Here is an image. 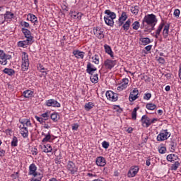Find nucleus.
Masks as SVG:
<instances>
[{
  "mask_svg": "<svg viewBox=\"0 0 181 181\" xmlns=\"http://www.w3.org/2000/svg\"><path fill=\"white\" fill-rule=\"evenodd\" d=\"M158 23V18L153 13L147 14L142 20L141 29H144V32L151 33L155 29V25Z\"/></svg>",
  "mask_w": 181,
  "mask_h": 181,
  "instance_id": "nucleus-1",
  "label": "nucleus"
},
{
  "mask_svg": "<svg viewBox=\"0 0 181 181\" xmlns=\"http://www.w3.org/2000/svg\"><path fill=\"white\" fill-rule=\"evenodd\" d=\"M20 124L18 128L20 129V133L23 138H28L29 136V131L28 130V127H32V123L29 119H20Z\"/></svg>",
  "mask_w": 181,
  "mask_h": 181,
  "instance_id": "nucleus-2",
  "label": "nucleus"
},
{
  "mask_svg": "<svg viewBox=\"0 0 181 181\" xmlns=\"http://www.w3.org/2000/svg\"><path fill=\"white\" fill-rule=\"evenodd\" d=\"M37 167L34 163L30 164L29 166L28 175L32 176L30 181H41L43 177V174L37 172Z\"/></svg>",
  "mask_w": 181,
  "mask_h": 181,
  "instance_id": "nucleus-3",
  "label": "nucleus"
},
{
  "mask_svg": "<svg viewBox=\"0 0 181 181\" xmlns=\"http://www.w3.org/2000/svg\"><path fill=\"white\" fill-rule=\"evenodd\" d=\"M105 13L106 16H104V21L107 26H114V19L117 18V14L110 10H105Z\"/></svg>",
  "mask_w": 181,
  "mask_h": 181,
  "instance_id": "nucleus-4",
  "label": "nucleus"
},
{
  "mask_svg": "<svg viewBox=\"0 0 181 181\" xmlns=\"http://www.w3.org/2000/svg\"><path fill=\"white\" fill-rule=\"evenodd\" d=\"M21 59V70H23V71H28L29 69V55H28L26 52H22Z\"/></svg>",
  "mask_w": 181,
  "mask_h": 181,
  "instance_id": "nucleus-5",
  "label": "nucleus"
},
{
  "mask_svg": "<svg viewBox=\"0 0 181 181\" xmlns=\"http://www.w3.org/2000/svg\"><path fill=\"white\" fill-rule=\"evenodd\" d=\"M170 132L168 129H163L160 132L159 134L157 136V141L158 142H162L169 139L170 138Z\"/></svg>",
  "mask_w": 181,
  "mask_h": 181,
  "instance_id": "nucleus-6",
  "label": "nucleus"
},
{
  "mask_svg": "<svg viewBox=\"0 0 181 181\" xmlns=\"http://www.w3.org/2000/svg\"><path fill=\"white\" fill-rule=\"evenodd\" d=\"M12 59V56L8 54H5L4 51L0 54V64L1 66H6L8 64V60H11Z\"/></svg>",
  "mask_w": 181,
  "mask_h": 181,
  "instance_id": "nucleus-7",
  "label": "nucleus"
},
{
  "mask_svg": "<svg viewBox=\"0 0 181 181\" xmlns=\"http://www.w3.org/2000/svg\"><path fill=\"white\" fill-rule=\"evenodd\" d=\"M105 95L109 101L115 102L118 100V94L114 93L112 90H107Z\"/></svg>",
  "mask_w": 181,
  "mask_h": 181,
  "instance_id": "nucleus-8",
  "label": "nucleus"
},
{
  "mask_svg": "<svg viewBox=\"0 0 181 181\" xmlns=\"http://www.w3.org/2000/svg\"><path fill=\"white\" fill-rule=\"evenodd\" d=\"M129 83V80L127 78H123L120 83H119L118 86H117V90L118 91H122L124 90H125V88H127V87H128V84Z\"/></svg>",
  "mask_w": 181,
  "mask_h": 181,
  "instance_id": "nucleus-9",
  "label": "nucleus"
},
{
  "mask_svg": "<svg viewBox=\"0 0 181 181\" xmlns=\"http://www.w3.org/2000/svg\"><path fill=\"white\" fill-rule=\"evenodd\" d=\"M93 33L98 39H104V29L100 27L94 28Z\"/></svg>",
  "mask_w": 181,
  "mask_h": 181,
  "instance_id": "nucleus-10",
  "label": "nucleus"
},
{
  "mask_svg": "<svg viewBox=\"0 0 181 181\" xmlns=\"http://www.w3.org/2000/svg\"><path fill=\"white\" fill-rule=\"evenodd\" d=\"M66 168L71 175H74L78 170L77 166L72 161L68 162Z\"/></svg>",
  "mask_w": 181,
  "mask_h": 181,
  "instance_id": "nucleus-11",
  "label": "nucleus"
},
{
  "mask_svg": "<svg viewBox=\"0 0 181 181\" xmlns=\"http://www.w3.org/2000/svg\"><path fill=\"white\" fill-rule=\"evenodd\" d=\"M45 105H47V107H54L57 108L60 107V103L54 99H49L46 100Z\"/></svg>",
  "mask_w": 181,
  "mask_h": 181,
  "instance_id": "nucleus-12",
  "label": "nucleus"
},
{
  "mask_svg": "<svg viewBox=\"0 0 181 181\" xmlns=\"http://www.w3.org/2000/svg\"><path fill=\"white\" fill-rule=\"evenodd\" d=\"M139 94V90L138 88H134L129 94V100L130 103L135 101L138 98V95Z\"/></svg>",
  "mask_w": 181,
  "mask_h": 181,
  "instance_id": "nucleus-13",
  "label": "nucleus"
},
{
  "mask_svg": "<svg viewBox=\"0 0 181 181\" xmlns=\"http://www.w3.org/2000/svg\"><path fill=\"white\" fill-rule=\"evenodd\" d=\"M105 69H109V70H111L113 67L115 66L117 64L116 60H111V59H106L104 62Z\"/></svg>",
  "mask_w": 181,
  "mask_h": 181,
  "instance_id": "nucleus-14",
  "label": "nucleus"
},
{
  "mask_svg": "<svg viewBox=\"0 0 181 181\" xmlns=\"http://www.w3.org/2000/svg\"><path fill=\"white\" fill-rule=\"evenodd\" d=\"M40 148L42 152H45V153H49L53 151V148H52V146L50 144H41L40 145Z\"/></svg>",
  "mask_w": 181,
  "mask_h": 181,
  "instance_id": "nucleus-15",
  "label": "nucleus"
},
{
  "mask_svg": "<svg viewBox=\"0 0 181 181\" xmlns=\"http://www.w3.org/2000/svg\"><path fill=\"white\" fill-rule=\"evenodd\" d=\"M138 172H139V168L138 166H135L134 168H132L129 170V172L127 173V176H128V177H134V176L136 175Z\"/></svg>",
  "mask_w": 181,
  "mask_h": 181,
  "instance_id": "nucleus-16",
  "label": "nucleus"
},
{
  "mask_svg": "<svg viewBox=\"0 0 181 181\" xmlns=\"http://www.w3.org/2000/svg\"><path fill=\"white\" fill-rule=\"evenodd\" d=\"M95 163L97 166L104 167L105 165H107V160L103 156H99L96 158Z\"/></svg>",
  "mask_w": 181,
  "mask_h": 181,
  "instance_id": "nucleus-17",
  "label": "nucleus"
},
{
  "mask_svg": "<svg viewBox=\"0 0 181 181\" xmlns=\"http://www.w3.org/2000/svg\"><path fill=\"white\" fill-rule=\"evenodd\" d=\"M21 32H23L26 39H28V40H33V37H32V33H30V30H29L28 29L23 28L21 29Z\"/></svg>",
  "mask_w": 181,
  "mask_h": 181,
  "instance_id": "nucleus-18",
  "label": "nucleus"
},
{
  "mask_svg": "<svg viewBox=\"0 0 181 181\" xmlns=\"http://www.w3.org/2000/svg\"><path fill=\"white\" fill-rule=\"evenodd\" d=\"M141 122L144 124H146L145 127L148 128L151 125V119L148 117L146 115H144L141 117Z\"/></svg>",
  "mask_w": 181,
  "mask_h": 181,
  "instance_id": "nucleus-19",
  "label": "nucleus"
},
{
  "mask_svg": "<svg viewBox=\"0 0 181 181\" xmlns=\"http://www.w3.org/2000/svg\"><path fill=\"white\" fill-rule=\"evenodd\" d=\"M27 21H30L32 23H34V25H37V18L33 14L29 13L27 16Z\"/></svg>",
  "mask_w": 181,
  "mask_h": 181,
  "instance_id": "nucleus-20",
  "label": "nucleus"
},
{
  "mask_svg": "<svg viewBox=\"0 0 181 181\" xmlns=\"http://www.w3.org/2000/svg\"><path fill=\"white\" fill-rule=\"evenodd\" d=\"M97 68L94 66L91 63L88 62L87 64V69L86 71L88 74H93V71H96Z\"/></svg>",
  "mask_w": 181,
  "mask_h": 181,
  "instance_id": "nucleus-21",
  "label": "nucleus"
},
{
  "mask_svg": "<svg viewBox=\"0 0 181 181\" xmlns=\"http://www.w3.org/2000/svg\"><path fill=\"white\" fill-rule=\"evenodd\" d=\"M169 28H170V25L166 24L164 25V28L163 30V36L164 39H167L168 36H169Z\"/></svg>",
  "mask_w": 181,
  "mask_h": 181,
  "instance_id": "nucleus-22",
  "label": "nucleus"
},
{
  "mask_svg": "<svg viewBox=\"0 0 181 181\" xmlns=\"http://www.w3.org/2000/svg\"><path fill=\"white\" fill-rule=\"evenodd\" d=\"M73 54L76 59H84V52L80 50H74Z\"/></svg>",
  "mask_w": 181,
  "mask_h": 181,
  "instance_id": "nucleus-23",
  "label": "nucleus"
},
{
  "mask_svg": "<svg viewBox=\"0 0 181 181\" xmlns=\"http://www.w3.org/2000/svg\"><path fill=\"white\" fill-rule=\"evenodd\" d=\"M129 28H131V19H128L125 23H123L122 29H123L124 32H127V30H129Z\"/></svg>",
  "mask_w": 181,
  "mask_h": 181,
  "instance_id": "nucleus-24",
  "label": "nucleus"
},
{
  "mask_svg": "<svg viewBox=\"0 0 181 181\" xmlns=\"http://www.w3.org/2000/svg\"><path fill=\"white\" fill-rule=\"evenodd\" d=\"M35 94V92L30 90H27L23 93V97L25 98H32Z\"/></svg>",
  "mask_w": 181,
  "mask_h": 181,
  "instance_id": "nucleus-25",
  "label": "nucleus"
},
{
  "mask_svg": "<svg viewBox=\"0 0 181 181\" xmlns=\"http://www.w3.org/2000/svg\"><path fill=\"white\" fill-rule=\"evenodd\" d=\"M167 160L168 162H175V160H177L179 159V156L175 154H169L167 156Z\"/></svg>",
  "mask_w": 181,
  "mask_h": 181,
  "instance_id": "nucleus-26",
  "label": "nucleus"
},
{
  "mask_svg": "<svg viewBox=\"0 0 181 181\" xmlns=\"http://www.w3.org/2000/svg\"><path fill=\"white\" fill-rule=\"evenodd\" d=\"M69 14L71 15V17L73 18V19H81V13L71 11Z\"/></svg>",
  "mask_w": 181,
  "mask_h": 181,
  "instance_id": "nucleus-27",
  "label": "nucleus"
},
{
  "mask_svg": "<svg viewBox=\"0 0 181 181\" xmlns=\"http://www.w3.org/2000/svg\"><path fill=\"white\" fill-rule=\"evenodd\" d=\"M139 43L142 46H146V45H149V43H151V40L148 37L141 38Z\"/></svg>",
  "mask_w": 181,
  "mask_h": 181,
  "instance_id": "nucleus-28",
  "label": "nucleus"
},
{
  "mask_svg": "<svg viewBox=\"0 0 181 181\" xmlns=\"http://www.w3.org/2000/svg\"><path fill=\"white\" fill-rule=\"evenodd\" d=\"M37 70L40 71V73H44L45 76H47V73H49V70L43 67V65L40 64L37 66Z\"/></svg>",
  "mask_w": 181,
  "mask_h": 181,
  "instance_id": "nucleus-29",
  "label": "nucleus"
},
{
  "mask_svg": "<svg viewBox=\"0 0 181 181\" xmlns=\"http://www.w3.org/2000/svg\"><path fill=\"white\" fill-rule=\"evenodd\" d=\"M4 20L8 21V19H13L14 14L11 11H6L4 15Z\"/></svg>",
  "mask_w": 181,
  "mask_h": 181,
  "instance_id": "nucleus-30",
  "label": "nucleus"
},
{
  "mask_svg": "<svg viewBox=\"0 0 181 181\" xmlns=\"http://www.w3.org/2000/svg\"><path fill=\"white\" fill-rule=\"evenodd\" d=\"M130 11L132 13H133V15H135V16L138 15L139 12V6H132L130 8Z\"/></svg>",
  "mask_w": 181,
  "mask_h": 181,
  "instance_id": "nucleus-31",
  "label": "nucleus"
},
{
  "mask_svg": "<svg viewBox=\"0 0 181 181\" xmlns=\"http://www.w3.org/2000/svg\"><path fill=\"white\" fill-rule=\"evenodd\" d=\"M165 26V23H161L158 29L156 31V37H158L159 35H160V32H162V29H163V27Z\"/></svg>",
  "mask_w": 181,
  "mask_h": 181,
  "instance_id": "nucleus-32",
  "label": "nucleus"
},
{
  "mask_svg": "<svg viewBox=\"0 0 181 181\" xmlns=\"http://www.w3.org/2000/svg\"><path fill=\"white\" fill-rule=\"evenodd\" d=\"M105 50L107 54L110 55V57L112 59H114V52H112V49H111V47L110 46H105Z\"/></svg>",
  "mask_w": 181,
  "mask_h": 181,
  "instance_id": "nucleus-33",
  "label": "nucleus"
},
{
  "mask_svg": "<svg viewBox=\"0 0 181 181\" xmlns=\"http://www.w3.org/2000/svg\"><path fill=\"white\" fill-rule=\"evenodd\" d=\"M4 73H5V74H8V76H13V74H15V70L9 68H5L4 69Z\"/></svg>",
  "mask_w": 181,
  "mask_h": 181,
  "instance_id": "nucleus-34",
  "label": "nucleus"
},
{
  "mask_svg": "<svg viewBox=\"0 0 181 181\" xmlns=\"http://www.w3.org/2000/svg\"><path fill=\"white\" fill-rule=\"evenodd\" d=\"M84 108L86 111H90L92 108H94V103L89 102L85 104Z\"/></svg>",
  "mask_w": 181,
  "mask_h": 181,
  "instance_id": "nucleus-35",
  "label": "nucleus"
},
{
  "mask_svg": "<svg viewBox=\"0 0 181 181\" xmlns=\"http://www.w3.org/2000/svg\"><path fill=\"white\" fill-rule=\"evenodd\" d=\"M32 43V40H29L28 38L26 40L20 41L18 42V46H26L28 45H30Z\"/></svg>",
  "mask_w": 181,
  "mask_h": 181,
  "instance_id": "nucleus-36",
  "label": "nucleus"
},
{
  "mask_svg": "<svg viewBox=\"0 0 181 181\" xmlns=\"http://www.w3.org/2000/svg\"><path fill=\"white\" fill-rule=\"evenodd\" d=\"M50 117L51 119L54 122H57V120L60 119V115H59V113H52Z\"/></svg>",
  "mask_w": 181,
  "mask_h": 181,
  "instance_id": "nucleus-37",
  "label": "nucleus"
},
{
  "mask_svg": "<svg viewBox=\"0 0 181 181\" xmlns=\"http://www.w3.org/2000/svg\"><path fill=\"white\" fill-rule=\"evenodd\" d=\"M132 29L133 30H138L139 28H141V23H139V21H134L132 25Z\"/></svg>",
  "mask_w": 181,
  "mask_h": 181,
  "instance_id": "nucleus-38",
  "label": "nucleus"
},
{
  "mask_svg": "<svg viewBox=\"0 0 181 181\" xmlns=\"http://www.w3.org/2000/svg\"><path fill=\"white\" fill-rule=\"evenodd\" d=\"M146 108H147V110H150L151 111H153V110L156 109V105L153 103H147L146 105Z\"/></svg>",
  "mask_w": 181,
  "mask_h": 181,
  "instance_id": "nucleus-39",
  "label": "nucleus"
},
{
  "mask_svg": "<svg viewBox=\"0 0 181 181\" xmlns=\"http://www.w3.org/2000/svg\"><path fill=\"white\" fill-rule=\"evenodd\" d=\"M128 19V15H127V12L123 11L119 18V20L122 21V22H125Z\"/></svg>",
  "mask_w": 181,
  "mask_h": 181,
  "instance_id": "nucleus-40",
  "label": "nucleus"
},
{
  "mask_svg": "<svg viewBox=\"0 0 181 181\" xmlns=\"http://www.w3.org/2000/svg\"><path fill=\"white\" fill-rule=\"evenodd\" d=\"M90 81H92V83L94 84H97V83H98V74L91 75Z\"/></svg>",
  "mask_w": 181,
  "mask_h": 181,
  "instance_id": "nucleus-41",
  "label": "nucleus"
},
{
  "mask_svg": "<svg viewBox=\"0 0 181 181\" xmlns=\"http://www.w3.org/2000/svg\"><path fill=\"white\" fill-rule=\"evenodd\" d=\"M180 166L179 161H175L174 164L171 165V170H177V168Z\"/></svg>",
  "mask_w": 181,
  "mask_h": 181,
  "instance_id": "nucleus-42",
  "label": "nucleus"
},
{
  "mask_svg": "<svg viewBox=\"0 0 181 181\" xmlns=\"http://www.w3.org/2000/svg\"><path fill=\"white\" fill-rule=\"evenodd\" d=\"M42 135L45 136V138L42 139V142H49L50 139H52V136L50 135V133H48L47 134H42Z\"/></svg>",
  "mask_w": 181,
  "mask_h": 181,
  "instance_id": "nucleus-43",
  "label": "nucleus"
},
{
  "mask_svg": "<svg viewBox=\"0 0 181 181\" xmlns=\"http://www.w3.org/2000/svg\"><path fill=\"white\" fill-rule=\"evenodd\" d=\"M139 110V107H134L132 112V119H136V112Z\"/></svg>",
  "mask_w": 181,
  "mask_h": 181,
  "instance_id": "nucleus-44",
  "label": "nucleus"
},
{
  "mask_svg": "<svg viewBox=\"0 0 181 181\" xmlns=\"http://www.w3.org/2000/svg\"><path fill=\"white\" fill-rule=\"evenodd\" d=\"M11 146H18V138L16 136H13L11 141Z\"/></svg>",
  "mask_w": 181,
  "mask_h": 181,
  "instance_id": "nucleus-45",
  "label": "nucleus"
},
{
  "mask_svg": "<svg viewBox=\"0 0 181 181\" xmlns=\"http://www.w3.org/2000/svg\"><path fill=\"white\" fill-rule=\"evenodd\" d=\"M92 60L95 64H100V59L98 58V55H95L92 57Z\"/></svg>",
  "mask_w": 181,
  "mask_h": 181,
  "instance_id": "nucleus-46",
  "label": "nucleus"
},
{
  "mask_svg": "<svg viewBox=\"0 0 181 181\" xmlns=\"http://www.w3.org/2000/svg\"><path fill=\"white\" fill-rule=\"evenodd\" d=\"M158 152L159 153H161V154L166 153V147L165 146L158 147Z\"/></svg>",
  "mask_w": 181,
  "mask_h": 181,
  "instance_id": "nucleus-47",
  "label": "nucleus"
},
{
  "mask_svg": "<svg viewBox=\"0 0 181 181\" xmlns=\"http://www.w3.org/2000/svg\"><path fill=\"white\" fill-rule=\"evenodd\" d=\"M21 26H23V28H30V25H29V23L26 22V21H22L21 23Z\"/></svg>",
  "mask_w": 181,
  "mask_h": 181,
  "instance_id": "nucleus-48",
  "label": "nucleus"
},
{
  "mask_svg": "<svg viewBox=\"0 0 181 181\" xmlns=\"http://www.w3.org/2000/svg\"><path fill=\"white\" fill-rule=\"evenodd\" d=\"M151 97H152V94L145 93L144 95V100H151Z\"/></svg>",
  "mask_w": 181,
  "mask_h": 181,
  "instance_id": "nucleus-49",
  "label": "nucleus"
},
{
  "mask_svg": "<svg viewBox=\"0 0 181 181\" xmlns=\"http://www.w3.org/2000/svg\"><path fill=\"white\" fill-rule=\"evenodd\" d=\"M102 146L105 149H108V147L110 146V143L105 141L102 143Z\"/></svg>",
  "mask_w": 181,
  "mask_h": 181,
  "instance_id": "nucleus-50",
  "label": "nucleus"
},
{
  "mask_svg": "<svg viewBox=\"0 0 181 181\" xmlns=\"http://www.w3.org/2000/svg\"><path fill=\"white\" fill-rule=\"evenodd\" d=\"M180 16V10L179 9H175L174 11V16H175V18H179V16Z\"/></svg>",
  "mask_w": 181,
  "mask_h": 181,
  "instance_id": "nucleus-51",
  "label": "nucleus"
},
{
  "mask_svg": "<svg viewBox=\"0 0 181 181\" xmlns=\"http://www.w3.org/2000/svg\"><path fill=\"white\" fill-rule=\"evenodd\" d=\"M35 119H37L38 121V122H40V124H45V120L42 117L35 116Z\"/></svg>",
  "mask_w": 181,
  "mask_h": 181,
  "instance_id": "nucleus-52",
  "label": "nucleus"
},
{
  "mask_svg": "<svg viewBox=\"0 0 181 181\" xmlns=\"http://www.w3.org/2000/svg\"><path fill=\"white\" fill-rule=\"evenodd\" d=\"M151 46H146L143 50L146 54H148V52L151 51Z\"/></svg>",
  "mask_w": 181,
  "mask_h": 181,
  "instance_id": "nucleus-53",
  "label": "nucleus"
},
{
  "mask_svg": "<svg viewBox=\"0 0 181 181\" xmlns=\"http://www.w3.org/2000/svg\"><path fill=\"white\" fill-rule=\"evenodd\" d=\"M49 112H45V113H42L41 115V117H42V118H45V120H46L47 119V118H49Z\"/></svg>",
  "mask_w": 181,
  "mask_h": 181,
  "instance_id": "nucleus-54",
  "label": "nucleus"
},
{
  "mask_svg": "<svg viewBox=\"0 0 181 181\" xmlns=\"http://www.w3.org/2000/svg\"><path fill=\"white\" fill-rule=\"evenodd\" d=\"M157 60L158 63H160V64H165V59L163 57H159Z\"/></svg>",
  "mask_w": 181,
  "mask_h": 181,
  "instance_id": "nucleus-55",
  "label": "nucleus"
},
{
  "mask_svg": "<svg viewBox=\"0 0 181 181\" xmlns=\"http://www.w3.org/2000/svg\"><path fill=\"white\" fill-rule=\"evenodd\" d=\"M72 129H73V131H77V129H78V124H74L72 125Z\"/></svg>",
  "mask_w": 181,
  "mask_h": 181,
  "instance_id": "nucleus-56",
  "label": "nucleus"
},
{
  "mask_svg": "<svg viewBox=\"0 0 181 181\" xmlns=\"http://www.w3.org/2000/svg\"><path fill=\"white\" fill-rule=\"evenodd\" d=\"M124 22L122 21H120L119 19L118 20V23L117 25L119 26V28H121V26L122 27L124 25Z\"/></svg>",
  "mask_w": 181,
  "mask_h": 181,
  "instance_id": "nucleus-57",
  "label": "nucleus"
},
{
  "mask_svg": "<svg viewBox=\"0 0 181 181\" xmlns=\"http://www.w3.org/2000/svg\"><path fill=\"white\" fill-rule=\"evenodd\" d=\"M132 131H134V129H132V127H128V128L126 129V132H128V134L132 133Z\"/></svg>",
  "mask_w": 181,
  "mask_h": 181,
  "instance_id": "nucleus-58",
  "label": "nucleus"
},
{
  "mask_svg": "<svg viewBox=\"0 0 181 181\" xmlns=\"http://www.w3.org/2000/svg\"><path fill=\"white\" fill-rule=\"evenodd\" d=\"M0 156H1V158H4V156H5V151L4 150L0 151Z\"/></svg>",
  "mask_w": 181,
  "mask_h": 181,
  "instance_id": "nucleus-59",
  "label": "nucleus"
},
{
  "mask_svg": "<svg viewBox=\"0 0 181 181\" xmlns=\"http://www.w3.org/2000/svg\"><path fill=\"white\" fill-rule=\"evenodd\" d=\"M32 153H33V155H37V148H34L32 151Z\"/></svg>",
  "mask_w": 181,
  "mask_h": 181,
  "instance_id": "nucleus-60",
  "label": "nucleus"
},
{
  "mask_svg": "<svg viewBox=\"0 0 181 181\" xmlns=\"http://www.w3.org/2000/svg\"><path fill=\"white\" fill-rule=\"evenodd\" d=\"M88 176H89L90 177H95L97 175L88 173Z\"/></svg>",
  "mask_w": 181,
  "mask_h": 181,
  "instance_id": "nucleus-61",
  "label": "nucleus"
},
{
  "mask_svg": "<svg viewBox=\"0 0 181 181\" xmlns=\"http://www.w3.org/2000/svg\"><path fill=\"white\" fill-rule=\"evenodd\" d=\"M146 165L147 166H151V160H150V159L146 160Z\"/></svg>",
  "mask_w": 181,
  "mask_h": 181,
  "instance_id": "nucleus-62",
  "label": "nucleus"
},
{
  "mask_svg": "<svg viewBox=\"0 0 181 181\" xmlns=\"http://www.w3.org/2000/svg\"><path fill=\"white\" fill-rule=\"evenodd\" d=\"M44 128H45V129H49V128H50V126L47 124H44Z\"/></svg>",
  "mask_w": 181,
  "mask_h": 181,
  "instance_id": "nucleus-63",
  "label": "nucleus"
},
{
  "mask_svg": "<svg viewBox=\"0 0 181 181\" xmlns=\"http://www.w3.org/2000/svg\"><path fill=\"white\" fill-rule=\"evenodd\" d=\"M165 90V91H170V86H166Z\"/></svg>",
  "mask_w": 181,
  "mask_h": 181,
  "instance_id": "nucleus-64",
  "label": "nucleus"
}]
</instances>
